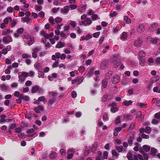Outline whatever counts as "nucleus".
I'll return each instance as SVG.
<instances>
[{
  "mask_svg": "<svg viewBox=\"0 0 160 160\" xmlns=\"http://www.w3.org/2000/svg\"><path fill=\"white\" fill-rule=\"evenodd\" d=\"M90 152L89 148L87 146L86 147L85 150L84 152V154L85 156H87Z\"/></svg>",
  "mask_w": 160,
  "mask_h": 160,
  "instance_id": "nucleus-43",
  "label": "nucleus"
},
{
  "mask_svg": "<svg viewBox=\"0 0 160 160\" xmlns=\"http://www.w3.org/2000/svg\"><path fill=\"white\" fill-rule=\"evenodd\" d=\"M18 74H19V73H18ZM18 78L19 79V81L20 82L22 83H23V82L26 79V78H25L20 76L19 75L18 76Z\"/></svg>",
  "mask_w": 160,
  "mask_h": 160,
  "instance_id": "nucleus-53",
  "label": "nucleus"
},
{
  "mask_svg": "<svg viewBox=\"0 0 160 160\" xmlns=\"http://www.w3.org/2000/svg\"><path fill=\"white\" fill-rule=\"evenodd\" d=\"M19 75L26 78L29 76V74L28 72H21V74Z\"/></svg>",
  "mask_w": 160,
  "mask_h": 160,
  "instance_id": "nucleus-35",
  "label": "nucleus"
},
{
  "mask_svg": "<svg viewBox=\"0 0 160 160\" xmlns=\"http://www.w3.org/2000/svg\"><path fill=\"white\" fill-rule=\"evenodd\" d=\"M9 87L5 84H2L0 85V88L2 91L5 92L8 89Z\"/></svg>",
  "mask_w": 160,
  "mask_h": 160,
  "instance_id": "nucleus-11",
  "label": "nucleus"
},
{
  "mask_svg": "<svg viewBox=\"0 0 160 160\" xmlns=\"http://www.w3.org/2000/svg\"><path fill=\"white\" fill-rule=\"evenodd\" d=\"M22 94H20V92L18 91H16L14 92V95L18 97L19 99H21L22 98Z\"/></svg>",
  "mask_w": 160,
  "mask_h": 160,
  "instance_id": "nucleus-38",
  "label": "nucleus"
},
{
  "mask_svg": "<svg viewBox=\"0 0 160 160\" xmlns=\"http://www.w3.org/2000/svg\"><path fill=\"white\" fill-rule=\"evenodd\" d=\"M132 101L131 100L127 101L126 100L123 102V104L125 106H128L130 105H131L132 103Z\"/></svg>",
  "mask_w": 160,
  "mask_h": 160,
  "instance_id": "nucleus-34",
  "label": "nucleus"
},
{
  "mask_svg": "<svg viewBox=\"0 0 160 160\" xmlns=\"http://www.w3.org/2000/svg\"><path fill=\"white\" fill-rule=\"evenodd\" d=\"M120 80V78L119 76L118 75H115L111 79L112 82L114 84H116L118 83Z\"/></svg>",
  "mask_w": 160,
  "mask_h": 160,
  "instance_id": "nucleus-6",
  "label": "nucleus"
},
{
  "mask_svg": "<svg viewBox=\"0 0 160 160\" xmlns=\"http://www.w3.org/2000/svg\"><path fill=\"white\" fill-rule=\"evenodd\" d=\"M32 115L31 113L29 112L25 115V117L29 119H30L32 118Z\"/></svg>",
  "mask_w": 160,
  "mask_h": 160,
  "instance_id": "nucleus-57",
  "label": "nucleus"
},
{
  "mask_svg": "<svg viewBox=\"0 0 160 160\" xmlns=\"http://www.w3.org/2000/svg\"><path fill=\"white\" fill-rule=\"evenodd\" d=\"M28 42V45H31L33 44L34 42V39L33 38H31Z\"/></svg>",
  "mask_w": 160,
  "mask_h": 160,
  "instance_id": "nucleus-46",
  "label": "nucleus"
},
{
  "mask_svg": "<svg viewBox=\"0 0 160 160\" xmlns=\"http://www.w3.org/2000/svg\"><path fill=\"white\" fill-rule=\"evenodd\" d=\"M135 145L136 146H135L134 148L133 149L136 151H138L139 150V152L141 153H143L144 151H143V149L142 147L141 146H140V144L136 142Z\"/></svg>",
  "mask_w": 160,
  "mask_h": 160,
  "instance_id": "nucleus-5",
  "label": "nucleus"
},
{
  "mask_svg": "<svg viewBox=\"0 0 160 160\" xmlns=\"http://www.w3.org/2000/svg\"><path fill=\"white\" fill-rule=\"evenodd\" d=\"M124 19L127 23H129L131 22L130 19L128 18L127 16H125L124 17Z\"/></svg>",
  "mask_w": 160,
  "mask_h": 160,
  "instance_id": "nucleus-50",
  "label": "nucleus"
},
{
  "mask_svg": "<svg viewBox=\"0 0 160 160\" xmlns=\"http://www.w3.org/2000/svg\"><path fill=\"white\" fill-rule=\"evenodd\" d=\"M57 155V153L55 152H52L49 154V156L51 158H54L56 157Z\"/></svg>",
  "mask_w": 160,
  "mask_h": 160,
  "instance_id": "nucleus-44",
  "label": "nucleus"
},
{
  "mask_svg": "<svg viewBox=\"0 0 160 160\" xmlns=\"http://www.w3.org/2000/svg\"><path fill=\"white\" fill-rule=\"evenodd\" d=\"M6 117V116L5 115L2 114L1 116V118L0 119V122L1 123H3L5 122H6L5 118Z\"/></svg>",
  "mask_w": 160,
  "mask_h": 160,
  "instance_id": "nucleus-31",
  "label": "nucleus"
},
{
  "mask_svg": "<svg viewBox=\"0 0 160 160\" xmlns=\"http://www.w3.org/2000/svg\"><path fill=\"white\" fill-rule=\"evenodd\" d=\"M118 56V55L116 54L114 55L110 59L111 62L112 63H114L117 61Z\"/></svg>",
  "mask_w": 160,
  "mask_h": 160,
  "instance_id": "nucleus-23",
  "label": "nucleus"
},
{
  "mask_svg": "<svg viewBox=\"0 0 160 160\" xmlns=\"http://www.w3.org/2000/svg\"><path fill=\"white\" fill-rule=\"evenodd\" d=\"M24 31L23 28H21L17 30V32L19 33L20 34H22Z\"/></svg>",
  "mask_w": 160,
  "mask_h": 160,
  "instance_id": "nucleus-59",
  "label": "nucleus"
},
{
  "mask_svg": "<svg viewBox=\"0 0 160 160\" xmlns=\"http://www.w3.org/2000/svg\"><path fill=\"white\" fill-rule=\"evenodd\" d=\"M60 53L59 52H57L55 53V55H53L52 56V60H55L56 58L59 59L60 58Z\"/></svg>",
  "mask_w": 160,
  "mask_h": 160,
  "instance_id": "nucleus-16",
  "label": "nucleus"
},
{
  "mask_svg": "<svg viewBox=\"0 0 160 160\" xmlns=\"http://www.w3.org/2000/svg\"><path fill=\"white\" fill-rule=\"evenodd\" d=\"M2 41L4 43L8 44L12 42L13 39L11 36L8 35L3 38Z\"/></svg>",
  "mask_w": 160,
  "mask_h": 160,
  "instance_id": "nucleus-2",
  "label": "nucleus"
},
{
  "mask_svg": "<svg viewBox=\"0 0 160 160\" xmlns=\"http://www.w3.org/2000/svg\"><path fill=\"white\" fill-rule=\"evenodd\" d=\"M62 21V19L61 18L57 17L55 19V21L57 23H60Z\"/></svg>",
  "mask_w": 160,
  "mask_h": 160,
  "instance_id": "nucleus-47",
  "label": "nucleus"
},
{
  "mask_svg": "<svg viewBox=\"0 0 160 160\" xmlns=\"http://www.w3.org/2000/svg\"><path fill=\"white\" fill-rule=\"evenodd\" d=\"M35 68L39 72H40L42 70V65L39 63L35 64L34 65Z\"/></svg>",
  "mask_w": 160,
  "mask_h": 160,
  "instance_id": "nucleus-17",
  "label": "nucleus"
},
{
  "mask_svg": "<svg viewBox=\"0 0 160 160\" xmlns=\"http://www.w3.org/2000/svg\"><path fill=\"white\" fill-rule=\"evenodd\" d=\"M83 80V77H82L80 78L79 79H78V80H77V83L78 84H80V83L82 82Z\"/></svg>",
  "mask_w": 160,
  "mask_h": 160,
  "instance_id": "nucleus-64",
  "label": "nucleus"
},
{
  "mask_svg": "<svg viewBox=\"0 0 160 160\" xmlns=\"http://www.w3.org/2000/svg\"><path fill=\"white\" fill-rule=\"evenodd\" d=\"M137 105L139 106L140 108H146L147 105V104L142 103H138Z\"/></svg>",
  "mask_w": 160,
  "mask_h": 160,
  "instance_id": "nucleus-40",
  "label": "nucleus"
},
{
  "mask_svg": "<svg viewBox=\"0 0 160 160\" xmlns=\"http://www.w3.org/2000/svg\"><path fill=\"white\" fill-rule=\"evenodd\" d=\"M98 156L96 158V160H101L102 158L101 157L102 154L100 151H99L98 152Z\"/></svg>",
  "mask_w": 160,
  "mask_h": 160,
  "instance_id": "nucleus-55",
  "label": "nucleus"
},
{
  "mask_svg": "<svg viewBox=\"0 0 160 160\" xmlns=\"http://www.w3.org/2000/svg\"><path fill=\"white\" fill-rule=\"evenodd\" d=\"M49 94L51 96L55 97L57 95V94L55 92H49Z\"/></svg>",
  "mask_w": 160,
  "mask_h": 160,
  "instance_id": "nucleus-61",
  "label": "nucleus"
},
{
  "mask_svg": "<svg viewBox=\"0 0 160 160\" xmlns=\"http://www.w3.org/2000/svg\"><path fill=\"white\" fill-rule=\"evenodd\" d=\"M142 40L140 38H138L135 40L133 44L135 46L139 47L142 46Z\"/></svg>",
  "mask_w": 160,
  "mask_h": 160,
  "instance_id": "nucleus-3",
  "label": "nucleus"
},
{
  "mask_svg": "<svg viewBox=\"0 0 160 160\" xmlns=\"http://www.w3.org/2000/svg\"><path fill=\"white\" fill-rule=\"evenodd\" d=\"M153 90L154 92L160 93V83L158 84V85L154 87Z\"/></svg>",
  "mask_w": 160,
  "mask_h": 160,
  "instance_id": "nucleus-22",
  "label": "nucleus"
},
{
  "mask_svg": "<svg viewBox=\"0 0 160 160\" xmlns=\"http://www.w3.org/2000/svg\"><path fill=\"white\" fill-rule=\"evenodd\" d=\"M54 21H55V19H54L51 16L49 17L48 21L52 25L54 23Z\"/></svg>",
  "mask_w": 160,
  "mask_h": 160,
  "instance_id": "nucleus-45",
  "label": "nucleus"
},
{
  "mask_svg": "<svg viewBox=\"0 0 160 160\" xmlns=\"http://www.w3.org/2000/svg\"><path fill=\"white\" fill-rule=\"evenodd\" d=\"M122 129V128L118 127L116 128L115 129L114 131L113 132V135L114 136H116L118 135V133Z\"/></svg>",
  "mask_w": 160,
  "mask_h": 160,
  "instance_id": "nucleus-19",
  "label": "nucleus"
},
{
  "mask_svg": "<svg viewBox=\"0 0 160 160\" xmlns=\"http://www.w3.org/2000/svg\"><path fill=\"white\" fill-rule=\"evenodd\" d=\"M97 142H95L93 144L91 149V151L92 152H94L97 148Z\"/></svg>",
  "mask_w": 160,
  "mask_h": 160,
  "instance_id": "nucleus-37",
  "label": "nucleus"
},
{
  "mask_svg": "<svg viewBox=\"0 0 160 160\" xmlns=\"http://www.w3.org/2000/svg\"><path fill=\"white\" fill-rule=\"evenodd\" d=\"M78 23L79 25L80 26L83 25L86 26H89L92 23V21L89 18H87L84 20L79 22Z\"/></svg>",
  "mask_w": 160,
  "mask_h": 160,
  "instance_id": "nucleus-1",
  "label": "nucleus"
},
{
  "mask_svg": "<svg viewBox=\"0 0 160 160\" xmlns=\"http://www.w3.org/2000/svg\"><path fill=\"white\" fill-rule=\"evenodd\" d=\"M160 40V39L159 38H157L155 37L152 38L150 42L153 44H157L158 41Z\"/></svg>",
  "mask_w": 160,
  "mask_h": 160,
  "instance_id": "nucleus-28",
  "label": "nucleus"
},
{
  "mask_svg": "<svg viewBox=\"0 0 160 160\" xmlns=\"http://www.w3.org/2000/svg\"><path fill=\"white\" fill-rule=\"evenodd\" d=\"M100 34V32H95V33H93V36L94 38H98L99 37Z\"/></svg>",
  "mask_w": 160,
  "mask_h": 160,
  "instance_id": "nucleus-63",
  "label": "nucleus"
},
{
  "mask_svg": "<svg viewBox=\"0 0 160 160\" xmlns=\"http://www.w3.org/2000/svg\"><path fill=\"white\" fill-rule=\"evenodd\" d=\"M157 152V150L154 148H151L150 154L153 156H155Z\"/></svg>",
  "mask_w": 160,
  "mask_h": 160,
  "instance_id": "nucleus-29",
  "label": "nucleus"
},
{
  "mask_svg": "<svg viewBox=\"0 0 160 160\" xmlns=\"http://www.w3.org/2000/svg\"><path fill=\"white\" fill-rule=\"evenodd\" d=\"M93 71L94 68H92L91 69H90V71L88 72V73L87 74V76L88 77H91L93 74Z\"/></svg>",
  "mask_w": 160,
  "mask_h": 160,
  "instance_id": "nucleus-52",
  "label": "nucleus"
},
{
  "mask_svg": "<svg viewBox=\"0 0 160 160\" xmlns=\"http://www.w3.org/2000/svg\"><path fill=\"white\" fill-rule=\"evenodd\" d=\"M134 158V160H144L142 156L140 154L135 155Z\"/></svg>",
  "mask_w": 160,
  "mask_h": 160,
  "instance_id": "nucleus-25",
  "label": "nucleus"
},
{
  "mask_svg": "<svg viewBox=\"0 0 160 160\" xmlns=\"http://www.w3.org/2000/svg\"><path fill=\"white\" fill-rule=\"evenodd\" d=\"M34 110L37 113H39L40 112V111H42L43 110V108L42 106L41 105H39L37 108H34Z\"/></svg>",
  "mask_w": 160,
  "mask_h": 160,
  "instance_id": "nucleus-18",
  "label": "nucleus"
},
{
  "mask_svg": "<svg viewBox=\"0 0 160 160\" xmlns=\"http://www.w3.org/2000/svg\"><path fill=\"white\" fill-rule=\"evenodd\" d=\"M75 30L77 31V32L78 34H80L82 33V30L80 29L79 27H78Z\"/></svg>",
  "mask_w": 160,
  "mask_h": 160,
  "instance_id": "nucleus-58",
  "label": "nucleus"
},
{
  "mask_svg": "<svg viewBox=\"0 0 160 160\" xmlns=\"http://www.w3.org/2000/svg\"><path fill=\"white\" fill-rule=\"evenodd\" d=\"M129 136L128 143L130 145H131L133 143V140L134 139V134L133 132H132Z\"/></svg>",
  "mask_w": 160,
  "mask_h": 160,
  "instance_id": "nucleus-4",
  "label": "nucleus"
},
{
  "mask_svg": "<svg viewBox=\"0 0 160 160\" xmlns=\"http://www.w3.org/2000/svg\"><path fill=\"white\" fill-rule=\"evenodd\" d=\"M39 86L37 85L32 87V93H36L38 91V90L39 89Z\"/></svg>",
  "mask_w": 160,
  "mask_h": 160,
  "instance_id": "nucleus-21",
  "label": "nucleus"
},
{
  "mask_svg": "<svg viewBox=\"0 0 160 160\" xmlns=\"http://www.w3.org/2000/svg\"><path fill=\"white\" fill-rule=\"evenodd\" d=\"M13 32V30H10V29H7L6 31H2V35H7L10 33H12Z\"/></svg>",
  "mask_w": 160,
  "mask_h": 160,
  "instance_id": "nucleus-30",
  "label": "nucleus"
},
{
  "mask_svg": "<svg viewBox=\"0 0 160 160\" xmlns=\"http://www.w3.org/2000/svg\"><path fill=\"white\" fill-rule=\"evenodd\" d=\"M86 5H80L78 8V12L81 13L84 12L86 10Z\"/></svg>",
  "mask_w": 160,
  "mask_h": 160,
  "instance_id": "nucleus-9",
  "label": "nucleus"
},
{
  "mask_svg": "<svg viewBox=\"0 0 160 160\" xmlns=\"http://www.w3.org/2000/svg\"><path fill=\"white\" fill-rule=\"evenodd\" d=\"M65 43L59 41L56 45L55 46V47L56 48H63L64 46Z\"/></svg>",
  "mask_w": 160,
  "mask_h": 160,
  "instance_id": "nucleus-14",
  "label": "nucleus"
},
{
  "mask_svg": "<svg viewBox=\"0 0 160 160\" xmlns=\"http://www.w3.org/2000/svg\"><path fill=\"white\" fill-rule=\"evenodd\" d=\"M151 132V129L150 127H147L145 128V132L147 134H150Z\"/></svg>",
  "mask_w": 160,
  "mask_h": 160,
  "instance_id": "nucleus-48",
  "label": "nucleus"
},
{
  "mask_svg": "<svg viewBox=\"0 0 160 160\" xmlns=\"http://www.w3.org/2000/svg\"><path fill=\"white\" fill-rule=\"evenodd\" d=\"M145 28L143 25L142 24L139 25L138 27L137 31L138 32L141 33L144 31Z\"/></svg>",
  "mask_w": 160,
  "mask_h": 160,
  "instance_id": "nucleus-12",
  "label": "nucleus"
},
{
  "mask_svg": "<svg viewBox=\"0 0 160 160\" xmlns=\"http://www.w3.org/2000/svg\"><path fill=\"white\" fill-rule=\"evenodd\" d=\"M22 20L23 22H26L27 23H28L32 20L31 19L28 17H23L22 18Z\"/></svg>",
  "mask_w": 160,
  "mask_h": 160,
  "instance_id": "nucleus-20",
  "label": "nucleus"
},
{
  "mask_svg": "<svg viewBox=\"0 0 160 160\" xmlns=\"http://www.w3.org/2000/svg\"><path fill=\"white\" fill-rule=\"evenodd\" d=\"M12 69V67L10 66H8L7 68L5 69V73L6 74H9L10 73L11 71L10 70Z\"/></svg>",
  "mask_w": 160,
  "mask_h": 160,
  "instance_id": "nucleus-42",
  "label": "nucleus"
},
{
  "mask_svg": "<svg viewBox=\"0 0 160 160\" xmlns=\"http://www.w3.org/2000/svg\"><path fill=\"white\" fill-rule=\"evenodd\" d=\"M128 34L125 32H123L121 34L120 39L122 41L125 40L127 38Z\"/></svg>",
  "mask_w": 160,
  "mask_h": 160,
  "instance_id": "nucleus-13",
  "label": "nucleus"
},
{
  "mask_svg": "<svg viewBox=\"0 0 160 160\" xmlns=\"http://www.w3.org/2000/svg\"><path fill=\"white\" fill-rule=\"evenodd\" d=\"M139 63L142 66H143L145 64V59L144 58H139Z\"/></svg>",
  "mask_w": 160,
  "mask_h": 160,
  "instance_id": "nucleus-32",
  "label": "nucleus"
},
{
  "mask_svg": "<svg viewBox=\"0 0 160 160\" xmlns=\"http://www.w3.org/2000/svg\"><path fill=\"white\" fill-rule=\"evenodd\" d=\"M56 102V99L54 98L50 99L48 101V105L50 106H51Z\"/></svg>",
  "mask_w": 160,
  "mask_h": 160,
  "instance_id": "nucleus-15",
  "label": "nucleus"
},
{
  "mask_svg": "<svg viewBox=\"0 0 160 160\" xmlns=\"http://www.w3.org/2000/svg\"><path fill=\"white\" fill-rule=\"evenodd\" d=\"M74 152H75V150H74V149H73V148H70L68 150V153H71V152H72V153H69L68 154V157H67V159L69 160L72 158V157L73 156V153Z\"/></svg>",
  "mask_w": 160,
  "mask_h": 160,
  "instance_id": "nucleus-8",
  "label": "nucleus"
},
{
  "mask_svg": "<svg viewBox=\"0 0 160 160\" xmlns=\"http://www.w3.org/2000/svg\"><path fill=\"white\" fill-rule=\"evenodd\" d=\"M118 110V109L116 107H112L111 109V111L113 113H115L117 112Z\"/></svg>",
  "mask_w": 160,
  "mask_h": 160,
  "instance_id": "nucleus-54",
  "label": "nucleus"
},
{
  "mask_svg": "<svg viewBox=\"0 0 160 160\" xmlns=\"http://www.w3.org/2000/svg\"><path fill=\"white\" fill-rule=\"evenodd\" d=\"M112 72L111 71H109L108 73H107L105 75V78L107 80L109 79L112 75Z\"/></svg>",
  "mask_w": 160,
  "mask_h": 160,
  "instance_id": "nucleus-36",
  "label": "nucleus"
},
{
  "mask_svg": "<svg viewBox=\"0 0 160 160\" xmlns=\"http://www.w3.org/2000/svg\"><path fill=\"white\" fill-rule=\"evenodd\" d=\"M145 56L146 53L143 50L140 51L138 53V56L139 58H143Z\"/></svg>",
  "mask_w": 160,
  "mask_h": 160,
  "instance_id": "nucleus-26",
  "label": "nucleus"
},
{
  "mask_svg": "<svg viewBox=\"0 0 160 160\" xmlns=\"http://www.w3.org/2000/svg\"><path fill=\"white\" fill-rule=\"evenodd\" d=\"M143 149V151L144 150L146 152H148L149 151L150 149V147L147 145H144L143 146L142 148Z\"/></svg>",
  "mask_w": 160,
  "mask_h": 160,
  "instance_id": "nucleus-27",
  "label": "nucleus"
},
{
  "mask_svg": "<svg viewBox=\"0 0 160 160\" xmlns=\"http://www.w3.org/2000/svg\"><path fill=\"white\" fill-rule=\"evenodd\" d=\"M127 156L128 160H133L132 155L131 152H128L127 154Z\"/></svg>",
  "mask_w": 160,
  "mask_h": 160,
  "instance_id": "nucleus-41",
  "label": "nucleus"
},
{
  "mask_svg": "<svg viewBox=\"0 0 160 160\" xmlns=\"http://www.w3.org/2000/svg\"><path fill=\"white\" fill-rule=\"evenodd\" d=\"M22 38L23 39H29L31 37L28 34H25L22 35Z\"/></svg>",
  "mask_w": 160,
  "mask_h": 160,
  "instance_id": "nucleus-51",
  "label": "nucleus"
},
{
  "mask_svg": "<svg viewBox=\"0 0 160 160\" xmlns=\"http://www.w3.org/2000/svg\"><path fill=\"white\" fill-rule=\"evenodd\" d=\"M108 114L107 113H104L103 115V120L104 121H106L108 120Z\"/></svg>",
  "mask_w": 160,
  "mask_h": 160,
  "instance_id": "nucleus-49",
  "label": "nucleus"
},
{
  "mask_svg": "<svg viewBox=\"0 0 160 160\" xmlns=\"http://www.w3.org/2000/svg\"><path fill=\"white\" fill-rule=\"evenodd\" d=\"M102 86L103 88H105L107 86L108 82L107 80L105 78L102 81Z\"/></svg>",
  "mask_w": 160,
  "mask_h": 160,
  "instance_id": "nucleus-39",
  "label": "nucleus"
},
{
  "mask_svg": "<svg viewBox=\"0 0 160 160\" xmlns=\"http://www.w3.org/2000/svg\"><path fill=\"white\" fill-rule=\"evenodd\" d=\"M116 149L118 152H121L122 150V146H117L116 147Z\"/></svg>",
  "mask_w": 160,
  "mask_h": 160,
  "instance_id": "nucleus-62",
  "label": "nucleus"
},
{
  "mask_svg": "<svg viewBox=\"0 0 160 160\" xmlns=\"http://www.w3.org/2000/svg\"><path fill=\"white\" fill-rule=\"evenodd\" d=\"M69 10V7L68 6H66L61 10V13L63 14H67Z\"/></svg>",
  "mask_w": 160,
  "mask_h": 160,
  "instance_id": "nucleus-10",
  "label": "nucleus"
},
{
  "mask_svg": "<svg viewBox=\"0 0 160 160\" xmlns=\"http://www.w3.org/2000/svg\"><path fill=\"white\" fill-rule=\"evenodd\" d=\"M41 34L46 39H48L49 38V35L47 34L44 31H42L41 32Z\"/></svg>",
  "mask_w": 160,
  "mask_h": 160,
  "instance_id": "nucleus-33",
  "label": "nucleus"
},
{
  "mask_svg": "<svg viewBox=\"0 0 160 160\" xmlns=\"http://www.w3.org/2000/svg\"><path fill=\"white\" fill-rule=\"evenodd\" d=\"M61 36L63 38H66L68 35V33H64L63 32H61Z\"/></svg>",
  "mask_w": 160,
  "mask_h": 160,
  "instance_id": "nucleus-56",
  "label": "nucleus"
},
{
  "mask_svg": "<svg viewBox=\"0 0 160 160\" xmlns=\"http://www.w3.org/2000/svg\"><path fill=\"white\" fill-rule=\"evenodd\" d=\"M12 20L11 18L10 17H8L4 19L3 22L6 25H7L9 21H12Z\"/></svg>",
  "mask_w": 160,
  "mask_h": 160,
  "instance_id": "nucleus-24",
  "label": "nucleus"
},
{
  "mask_svg": "<svg viewBox=\"0 0 160 160\" xmlns=\"http://www.w3.org/2000/svg\"><path fill=\"white\" fill-rule=\"evenodd\" d=\"M158 24L157 23L154 22L151 25V27L149 28V30L150 32H153L158 27Z\"/></svg>",
  "mask_w": 160,
  "mask_h": 160,
  "instance_id": "nucleus-7",
  "label": "nucleus"
},
{
  "mask_svg": "<svg viewBox=\"0 0 160 160\" xmlns=\"http://www.w3.org/2000/svg\"><path fill=\"white\" fill-rule=\"evenodd\" d=\"M22 57L23 58H28L31 57V56L30 55H28L26 53L23 54L22 55Z\"/></svg>",
  "mask_w": 160,
  "mask_h": 160,
  "instance_id": "nucleus-60",
  "label": "nucleus"
}]
</instances>
